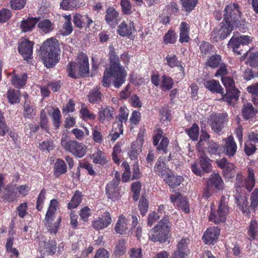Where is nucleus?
<instances>
[{"label":"nucleus","mask_w":258,"mask_h":258,"mask_svg":"<svg viewBox=\"0 0 258 258\" xmlns=\"http://www.w3.org/2000/svg\"><path fill=\"white\" fill-rule=\"evenodd\" d=\"M53 124L55 129H57L60 125L61 115L58 109L56 108L53 110L52 114Z\"/></svg>","instance_id":"57"},{"label":"nucleus","mask_w":258,"mask_h":258,"mask_svg":"<svg viewBox=\"0 0 258 258\" xmlns=\"http://www.w3.org/2000/svg\"><path fill=\"white\" fill-rule=\"evenodd\" d=\"M87 18V15H81L79 13H76L74 16L73 22L76 26L81 28L85 24V19Z\"/></svg>","instance_id":"48"},{"label":"nucleus","mask_w":258,"mask_h":258,"mask_svg":"<svg viewBox=\"0 0 258 258\" xmlns=\"http://www.w3.org/2000/svg\"><path fill=\"white\" fill-rule=\"evenodd\" d=\"M127 225V218L122 215L120 216L115 226V230L117 233L123 234L128 229Z\"/></svg>","instance_id":"29"},{"label":"nucleus","mask_w":258,"mask_h":258,"mask_svg":"<svg viewBox=\"0 0 258 258\" xmlns=\"http://www.w3.org/2000/svg\"><path fill=\"white\" fill-rule=\"evenodd\" d=\"M134 30L135 26L133 22L130 21L128 23H126L125 21H123L119 25L117 31L120 35L125 36L130 35Z\"/></svg>","instance_id":"25"},{"label":"nucleus","mask_w":258,"mask_h":258,"mask_svg":"<svg viewBox=\"0 0 258 258\" xmlns=\"http://www.w3.org/2000/svg\"><path fill=\"white\" fill-rule=\"evenodd\" d=\"M248 56L246 63L250 67H255L258 66V52L246 53Z\"/></svg>","instance_id":"47"},{"label":"nucleus","mask_w":258,"mask_h":258,"mask_svg":"<svg viewBox=\"0 0 258 258\" xmlns=\"http://www.w3.org/2000/svg\"><path fill=\"white\" fill-rule=\"evenodd\" d=\"M142 144L138 141L132 143L130 150L128 152L129 157L132 160L138 161V157L141 151Z\"/></svg>","instance_id":"27"},{"label":"nucleus","mask_w":258,"mask_h":258,"mask_svg":"<svg viewBox=\"0 0 258 258\" xmlns=\"http://www.w3.org/2000/svg\"><path fill=\"white\" fill-rule=\"evenodd\" d=\"M58 209V203L55 199H52L50 201L49 206L46 213L45 218L48 219L52 218V219L56 218L55 217L56 210Z\"/></svg>","instance_id":"34"},{"label":"nucleus","mask_w":258,"mask_h":258,"mask_svg":"<svg viewBox=\"0 0 258 258\" xmlns=\"http://www.w3.org/2000/svg\"><path fill=\"white\" fill-rule=\"evenodd\" d=\"M58 41L56 39L51 38L43 43L40 47V57L46 67L52 68L58 61Z\"/></svg>","instance_id":"1"},{"label":"nucleus","mask_w":258,"mask_h":258,"mask_svg":"<svg viewBox=\"0 0 258 258\" xmlns=\"http://www.w3.org/2000/svg\"><path fill=\"white\" fill-rule=\"evenodd\" d=\"M67 70L69 76L72 78H77L80 76L79 68L78 66L76 67V63L75 62H70L67 67Z\"/></svg>","instance_id":"50"},{"label":"nucleus","mask_w":258,"mask_h":258,"mask_svg":"<svg viewBox=\"0 0 258 258\" xmlns=\"http://www.w3.org/2000/svg\"><path fill=\"white\" fill-rule=\"evenodd\" d=\"M35 108L25 102L24 104V117L30 119L32 118L35 115Z\"/></svg>","instance_id":"45"},{"label":"nucleus","mask_w":258,"mask_h":258,"mask_svg":"<svg viewBox=\"0 0 258 258\" xmlns=\"http://www.w3.org/2000/svg\"><path fill=\"white\" fill-rule=\"evenodd\" d=\"M234 28L236 27L231 26L230 23L223 21L214 29L212 34V40L218 41L225 39L230 35Z\"/></svg>","instance_id":"8"},{"label":"nucleus","mask_w":258,"mask_h":258,"mask_svg":"<svg viewBox=\"0 0 258 258\" xmlns=\"http://www.w3.org/2000/svg\"><path fill=\"white\" fill-rule=\"evenodd\" d=\"M207 151L211 155H219L221 152L222 148L219 144L211 142L208 144Z\"/></svg>","instance_id":"49"},{"label":"nucleus","mask_w":258,"mask_h":258,"mask_svg":"<svg viewBox=\"0 0 258 258\" xmlns=\"http://www.w3.org/2000/svg\"><path fill=\"white\" fill-rule=\"evenodd\" d=\"M61 221V217L58 216L57 218L52 219V218H45V225L48 231L50 233L56 234L59 227Z\"/></svg>","instance_id":"20"},{"label":"nucleus","mask_w":258,"mask_h":258,"mask_svg":"<svg viewBox=\"0 0 258 258\" xmlns=\"http://www.w3.org/2000/svg\"><path fill=\"white\" fill-rule=\"evenodd\" d=\"M167 64L172 68L174 67H180L182 69V67L180 64V62L177 60L176 56L175 55L172 56L167 55L166 57Z\"/></svg>","instance_id":"56"},{"label":"nucleus","mask_w":258,"mask_h":258,"mask_svg":"<svg viewBox=\"0 0 258 258\" xmlns=\"http://www.w3.org/2000/svg\"><path fill=\"white\" fill-rule=\"evenodd\" d=\"M110 71L109 72L112 74V77L114 79L113 82L114 86L116 88H119L124 83L126 76L124 69L120 64L115 62L110 65Z\"/></svg>","instance_id":"11"},{"label":"nucleus","mask_w":258,"mask_h":258,"mask_svg":"<svg viewBox=\"0 0 258 258\" xmlns=\"http://www.w3.org/2000/svg\"><path fill=\"white\" fill-rule=\"evenodd\" d=\"M78 68H79L80 76H86L89 73V62L87 55L81 53L78 58Z\"/></svg>","instance_id":"19"},{"label":"nucleus","mask_w":258,"mask_h":258,"mask_svg":"<svg viewBox=\"0 0 258 258\" xmlns=\"http://www.w3.org/2000/svg\"><path fill=\"white\" fill-rule=\"evenodd\" d=\"M221 60V56L219 55H213L211 56L206 62V65L212 68H217Z\"/></svg>","instance_id":"54"},{"label":"nucleus","mask_w":258,"mask_h":258,"mask_svg":"<svg viewBox=\"0 0 258 258\" xmlns=\"http://www.w3.org/2000/svg\"><path fill=\"white\" fill-rule=\"evenodd\" d=\"M105 20L107 23L111 27H114L119 21V14L113 8H109L106 12Z\"/></svg>","instance_id":"21"},{"label":"nucleus","mask_w":258,"mask_h":258,"mask_svg":"<svg viewBox=\"0 0 258 258\" xmlns=\"http://www.w3.org/2000/svg\"><path fill=\"white\" fill-rule=\"evenodd\" d=\"M112 219L109 212H105L101 217H98L92 222V226L96 230L107 227L111 223Z\"/></svg>","instance_id":"14"},{"label":"nucleus","mask_w":258,"mask_h":258,"mask_svg":"<svg viewBox=\"0 0 258 258\" xmlns=\"http://www.w3.org/2000/svg\"><path fill=\"white\" fill-rule=\"evenodd\" d=\"M78 5L77 0H63L60 4V7L64 10H72Z\"/></svg>","instance_id":"46"},{"label":"nucleus","mask_w":258,"mask_h":258,"mask_svg":"<svg viewBox=\"0 0 258 258\" xmlns=\"http://www.w3.org/2000/svg\"><path fill=\"white\" fill-rule=\"evenodd\" d=\"M93 140L94 142L101 144L103 142V137L101 133L99 131L97 126H95L92 128Z\"/></svg>","instance_id":"61"},{"label":"nucleus","mask_w":258,"mask_h":258,"mask_svg":"<svg viewBox=\"0 0 258 258\" xmlns=\"http://www.w3.org/2000/svg\"><path fill=\"white\" fill-rule=\"evenodd\" d=\"M38 27L45 33L50 32L53 29V24L48 19L40 21L38 24Z\"/></svg>","instance_id":"43"},{"label":"nucleus","mask_w":258,"mask_h":258,"mask_svg":"<svg viewBox=\"0 0 258 258\" xmlns=\"http://www.w3.org/2000/svg\"><path fill=\"white\" fill-rule=\"evenodd\" d=\"M204 86L212 92L220 93L223 95L224 93V89L220 85L219 82L215 80L206 81L204 83Z\"/></svg>","instance_id":"26"},{"label":"nucleus","mask_w":258,"mask_h":258,"mask_svg":"<svg viewBox=\"0 0 258 258\" xmlns=\"http://www.w3.org/2000/svg\"><path fill=\"white\" fill-rule=\"evenodd\" d=\"M54 147L53 141L52 140L44 141L40 143L39 145V148L41 150H46L48 152L52 150Z\"/></svg>","instance_id":"60"},{"label":"nucleus","mask_w":258,"mask_h":258,"mask_svg":"<svg viewBox=\"0 0 258 258\" xmlns=\"http://www.w3.org/2000/svg\"><path fill=\"white\" fill-rule=\"evenodd\" d=\"M102 94L98 90H93L88 95L89 101L93 103L99 102L101 98Z\"/></svg>","instance_id":"63"},{"label":"nucleus","mask_w":258,"mask_h":258,"mask_svg":"<svg viewBox=\"0 0 258 258\" xmlns=\"http://www.w3.org/2000/svg\"><path fill=\"white\" fill-rule=\"evenodd\" d=\"M6 96L10 104H17L20 102L21 92L19 90L9 88L7 92Z\"/></svg>","instance_id":"23"},{"label":"nucleus","mask_w":258,"mask_h":258,"mask_svg":"<svg viewBox=\"0 0 258 258\" xmlns=\"http://www.w3.org/2000/svg\"><path fill=\"white\" fill-rule=\"evenodd\" d=\"M236 200V203L238 206H239L240 210H241L243 213L247 215L248 214L249 210L246 197L244 196H238Z\"/></svg>","instance_id":"35"},{"label":"nucleus","mask_w":258,"mask_h":258,"mask_svg":"<svg viewBox=\"0 0 258 258\" xmlns=\"http://www.w3.org/2000/svg\"><path fill=\"white\" fill-rule=\"evenodd\" d=\"M61 146L65 151L80 158H82L86 153V147L85 145L76 141L70 140L66 137H62Z\"/></svg>","instance_id":"4"},{"label":"nucleus","mask_w":258,"mask_h":258,"mask_svg":"<svg viewBox=\"0 0 258 258\" xmlns=\"http://www.w3.org/2000/svg\"><path fill=\"white\" fill-rule=\"evenodd\" d=\"M164 181L171 187L174 188L179 185L183 181V178L180 176H175L172 172H170L166 177Z\"/></svg>","instance_id":"28"},{"label":"nucleus","mask_w":258,"mask_h":258,"mask_svg":"<svg viewBox=\"0 0 258 258\" xmlns=\"http://www.w3.org/2000/svg\"><path fill=\"white\" fill-rule=\"evenodd\" d=\"M164 158L160 157L154 166V172L159 176L163 178L166 177L171 172L169 168L166 165Z\"/></svg>","instance_id":"17"},{"label":"nucleus","mask_w":258,"mask_h":258,"mask_svg":"<svg viewBox=\"0 0 258 258\" xmlns=\"http://www.w3.org/2000/svg\"><path fill=\"white\" fill-rule=\"evenodd\" d=\"M224 182L219 173H212L208 180L204 192V197L207 198L211 197L215 192V189L222 190L224 188Z\"/></svg>","instance_id":"6"},{"label":"nucleus","mask_w":258,"mask_h":258,"mask_svg":"<svg viewBox=\"0 0 258 258\" xmlns=\"http://www.w3.org/2000/svg\"><path fill=\"white\" fill-rule=\"evenodd\" d=\"M226 115L221 114H212L209 116L208 122L212 130L217 133H220L225 121Z\"/></svg>","instance_id":"13"},{"label":"nucleus","mask_w":258,"mask_h":258,"mask_svg":"<svg viewBox=\"0 0 258 258\" xmlns=\"http://www.w3.org/2000/svg\"><path fill=\"white\" fill-rule=\"evenodd\" d=\"M242 8L236 3H231L225 6L224 10L223 21L236 27L240 26L244 20L242 19Z\"/></svg>","instance_id":"3"},{"label":"nucleus","mask_w":258,"mask_h":258,"mask_svg":"<svg viewBox=\"0 0 258 258\" xmlns=\"http://www.w3.org/2000/svg\"><path fill=\"white\" fill-rule=\"evenodd\" d=\"M125 241L121 239L119 240L116 243L114 251V254L115 256L120 257L123 255L126 251Z\"/></svg>","instance_id":"38"},{"label":"nucleus","mask_w":258,"mask_h":258,"mask_svg":"<svg viewBox=\"0 0 258 258\" xmlns=\"http://www.w3.org/2000/svg\"><path fill=\"white\" fill-rule=\"evenodd\" d=\"M19 52L25 59L30 58L33 52V43L25 38L22 39L19 46Z\"/></svg>","instance_id":"16"},{"label":"nucleus","mask_w":258,"mask_h":258,"mask_svg":"<svg viewBox=\"0 0 258 258\" xmlns=\"http://www.w3.org/2000/svg\"><path fill=\"white\" fill-rule=\"evenodd\" d=\"M246 136L249 141L255 144L258 143V133L256 130L251 128L247 133Z\"/></svg>","instance_id":"64"},{"label":"nucleus","mask_w":258,"mask_h":258,"mask_svg":"<svg viewBox=\"0 0 258 258\" xmlns=\"http://www.w3.org/2000/svg\"><path fill=\"white\" fill-rule=\"evenodd\" d=\"M173 85V80L168 76L163 75L161 80V85L160 87L164 90H170Z\"/></svg>","instance_id":"40"},{"label":"nucleus","mask_w":258,"mask_h":258,"mask_svg":"<svg viewBox=\"0 0 258 258\" xmlns=\"http://www.w3.org/2000/svg\"><path fill=\"white\" fill-rule=\"evenodd\" d=\"M220 229L217 226L211 227L207 229L203 235L205 242L211 244L216 242L220 234Z\"/></svg>","instance_id":"15"},{"label":"nucleus","mask_w":258,"mask_h":258,"mask_svg":"<svg viewBox=\"0 0 258 258\" xmlns=\"http://www.w3.org/2000/svg\"><path fill=\"white\" fill-rule=\"evenodd\" d=\"M190 243V239L183 238L177 241L176 249L172 253L171 258H185L189 253L188 246Z\"/></svg>","instance_id":"12"},{"label":"nucleus","mask_w":258,"mask_h":258,"mask_svg":"<svg viewBox=\"0 0 258 258\" xmlns=\"http://www.w3.org/2000/svg\"><path fill=\"white\" fill-rule=\"evenodd\" d=\"M250 205L251 209L255 210V209L258 206V189H255L250 195Z\"/></svg>","instance_id":"62"},{"label":"nucleus","mask_w":258,"mask_h":258,"mask_svg":"<svg viewBox=\"0 0 258 258\" xmlns=\"http://www.w3.org/2000/svg\"><path fill=\"white\" fill-rule=\"evenodd\" d=\"M235 167L233 163H228L223 171L224 176L228 178H232L235 173Z\"/></svg>","instance_id":"55"},{"label":"nucleus","mask_w":258,"mask_h":258,"mask_svg":"<svg viewBox=\"0 0 258 258\" xmlns=\"http://www.w3.org/2000/svg\"><path fill=\"white\" fill-rule=\"evenodd\" d=\"M254 185L255 177L252 169L248 168V176L246 178H244L241 172L237 173L235 182V187L237 188L245 187L248 191H250L253 188Z\"/></svg>","instance_id":"9"},{"label":"nucleus","mask_w":258,"mask_h":258,"mask_svg":"<svg viewBox=\"0 0 258 258\" xmlns=\"http://www.w3.org/2000/svg\"><path fill=\"white\" fill-rule=\"evenodd\" d=\"M167 217H164L150 231L149 239L153 242H165L170 231Z\"/></svg>","instance_id":"2"},{"label":"nucleus","mask_w":258,"mask_h":258,"mask_svg":"<svg viewBox=\"0 0 258 258\" xmlns=\"http://www.w3.org/2000/svg\"><path fill=\"white\" fill-rule=\"evenodd\" d=\"M229 212V208L227 205L226 199L224 197H222L219 203L218 210L216 211L211 210L209 220L216 224L224 222L225 221Z\"/></svg>","instance_id":"5"},{"label":"nucleus","mask_w":258,"mask_h":258,"mask_svg":"<svg viewBox=\"0 0 258 258\" xmlns=\"http://www.w3.org/2000/svg\"><path fill=\"white\" fill-rule=\"evenodd\" d=\"M81 197L82 195L80 192L76 191L70 202L68 204V208L71 209L77 208L81 202Z\"/></svg>","instance_id":"41"},{"label":"nucleus","mask_w":258,"mask_h":258,"mask_svg":"<svg viewBox=\"0 0 258 258\" xmlns=\"http://www.w3.org/2000/svg\"><path fill=\"white\" fill-rule=\"evenodd\" d=\"M27 78L26 73L20 75L14 74L11 79V83L16 88L20 89L26 85Z\"/></svg>","instance_id":"24"},{"label":"nucleus","mask_w":258,"mask_h":258,"mask_svg":"<svg viewBox=\"0 0 258 258\" xmlns=\"http://www.w3.org/2000/svg\"><path fill=\"white\" fill-rule=\"evenodd\" d=\"M213 46L207 42L203 41L200 46L201 53L203 57L211 54L213 52Z\"/></svg>","instance_id":"42"},{"label":"nucleus","mask_w":258,"mask_h":258,"mask_svg":"<svg viewBox=\"0 0 258 258\" xmlns=\"http://www.w3.org/2000/svg\"><path fill=\"white\" fill-rule=\"evenodd\" d=\"M223 141L224 142L223 149L225 154L229 156H233L235 154L237 149L234 138L230 136L224 139Z\"/></svg>","instance_id":"18"},{"label":"nucleus","mask_w":258,"mask_h":258,"mask_svg":"<svg viewBox=\"0 0 258 258\" xmlns=\"http://www.w3.org/2000/svg\"><path fill=\"white\" fill-rule=\"evenodd\" d=\"M66 20L63 25V29L64 30V32L62 33L63 35H68L71 34L73 31V27L71 23V15H66L64 16Z\"/></svg>","instance_id":"51"},{"label":"nucleus","mask_w":258,"mask_h":258,"mask_svg":"<svg viewBox=\"0 0 258 258\" xmlns=\"http://www.w3.org/2000/svg\"><path fill=\"white\" fill-rule=\"evenodd\" d=\"M120 182V175L117 172L114 178L106 186V194L109 199L115 202L121 197L120 191L118 187Z\"/></svg>","instance_id":"10"},{"label":"nucleus","mask_w":258,"mask_h":258,"mask_svg":"<svg viewBox=\"0 0 258 258\" xmlns=\"http://www.w3.org/2000/svg\"><path fill=\"white\" fill-rule=\"evenodd\" d=\"M54 169V175L55 176H58L67 171V166L63 160L57 159L55 164Z\"/></svg>","instance_id":"39"},{"label":"nucleus","mask_w":258,"mask_h":258,"mask_svg":"<svg viewBox=\"0 0 258 258\" xmlns=\"http://www.w3.org/2000/svg\"><path fill=\"white\" fill-rule=\"evenodd\" d=\"M221 80L227 91V93L223 95V99L229 103L237 100L239 98V91L236 89L233 80L230 77H222Z\"/></svg>","instance_id":"7"},{"label":"nucleus","mask_w":258,"mask_h":258,"mask_svg":"<svg viewBox=\"0 0 258 258\" xmlns=\"http://www.w3.org/2000/svg\"><path fill=\"white\" fill-rule=\"evenodd\" d=\"M200 164L204 172L209 173L212 171V164L208 157L205 156H201L200 158Z\"/></svg>","instance_id":"37"},{"label":"nucleus","mask_w":258,"mask_h":258,"mask_svg":"<svg viewBox=\"0 0 258 258\" xmlns=\"http://www.w3.org/2000/svg\"><path fill=\"white\" fill-rule=\"evenodd\" d=\"M114 110L112 108H101L99 112L98 118L102 123L109 121L113 118Z\"/></svg>","instance_id":"22"},{"label":"nucleus","mask_w":258,"mask_h":258,"mask_svg":"<svg viewBox=\"0 0 258 258\" xmlns=\"http://www.w3.org/2000/svg\"><path fill=\"white\" fill-rule=\"evenodd\" d=\"M239 37H232L229 41L228 46L233 49V51L237 52L238 54H241L240 51H238V49L241 44Z\"/></svg>","instance_id":"58"},{"label":"nucleus","mask_w":258,"mask_h":258,"mask_svg":"<svg viewBox=\"0 0 258 258\" xmlns=\"http://www.w3.org/2000/svg\"><path fill=\"white\" fill-rule=\"evenodd\" d=\"M128 115V110L125 109L124 108L121 107L119 110V113L118 115L117 116L116 118L118 120V121L120 122L118 125L119 126V131L120 133L122 134L123 132V130L122 129V123L123 122H126Z\"/></svg>","instance_id":"36"},{"label":"nucleus","mask_w":258,"mask_h":258,"mask_svg":"<svg viewBox=\"0 0 258 258\" xmlns=\"http://www.w3.org/2000/svg\"><path fill=\"white\" fill-rule=\"evenodd\" d=\"M198 0H180L184 10L186 12H190L195 8Z\"/></svg>","instance_id":"52"},{"label":"nucleus","mask_w":258,"mask_h":258,"mask_svg":"<svg viewBox=\"0 0 258 258\" xmlns=\"http://www.w3.org/2000/svg\"><path fill=\"white\" fill-rule=\"evenodd\" d=\"M14 188L11 185H8L5 189L4 195L2 198L8 202H13L16 199V197L14 195Z\"/></svg>","instance_id":"44"},{"label":"nucleus","mask_w":258,"mask_h":258,"mask_svg":"<svg viewBox=\"0 0 258 258\" xmlns=\"http://www.w3.org/2000/svg\"><path fill=\"white\" fill-rule=\"evenodd\" d=\"M249 235L252 239H254L258 235V224L255 220L251 221L249 229Z\"/></svg>","instance_id":"59"},{"label":"nucleus","mask_w":258,"mask_h":258,"mask_svg":"<svg viewBox=\"0 0 258 258\" xmlns=\"http://www.w3.org/2000/svg\"><path fill=\"white\" fill-rule=\"evenodd\" d=\"M38 21V19L36 18H28L23 20L20 26L22 31L26 32L32 31Z\"/></svg>","instance_id":"30"},{"label":"nucleus","mask_w":258,"mask_h":258,"mask_svg":"<svg viewBox=\"0 0 258 258\" xmlns=\"http://www.w3.org/2000/svg\"><path fill=\"white\" fill-rule=\"evenodd\" d=\"M199 128L198 125L195 123L188 130H186L185 132L190 139L194 141H197L199 137Z\"/></svg>","instance_id":"53"},{"label":"nucleus","mask_w":258,"mask_h":258,"mask_svg":"<svg viewBox=\"0 0 258 258\" xmlns=\"http://www.w3.org/2000/svg\"><path fill=\"white\" fill-rule=\"evenodd\" d=\"M91 159L94 163L101 165H105L108 161L105 153L99 149L92 155Z\"/></svg>","instance_id":"32"},{"label":"nucleus","mask_w":258,"mask_h":258,"mask_svg":"<svg viewBox=\"0 0 258 258\" xmlns=\"http://www.w3.org/2000/svg\"><path fill=\"white\" fill-rule=\"evenodd\" d=\"M241 113L244 119H248L256 114V110L254 109L251 104L247 103L243 105L241 109Z\"/></svg>","instance_id":"33"},{"label":"nucleus","mask_w":258,"mask_h":258,"mask_svg":"<svg viewBox=\"0 0 258 258\" xmlns=\"http://www.w3.org/2000/svg\"><path fill=\"white\" fill-rule=\"evenodd\" d=\"M179 41L181 43L187 42L189 40V27L185 22H181L179 28Z\"/></svg>","instance_id":"31"}]
</instances>
